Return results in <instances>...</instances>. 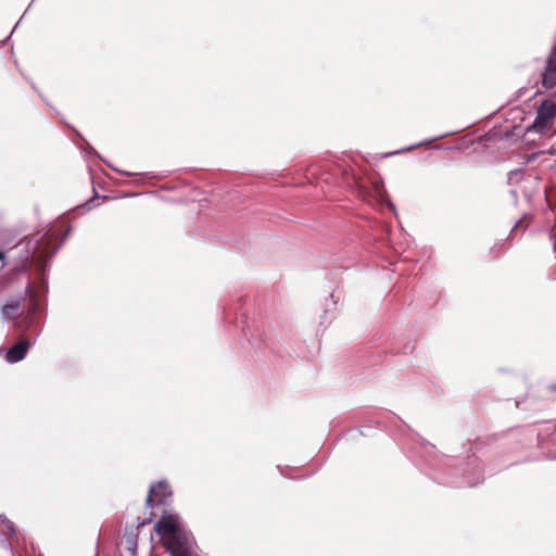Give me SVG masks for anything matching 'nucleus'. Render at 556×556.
<instances>
[{"mask_svg":"<svg viewBox=\"0 0 556 556\" xmlns=\"http://www.w3.org/2000/svg\"><path fill=\"white\" fill-rule=\"evenodd\" d=\"M24 299V296H21L20 299L12 301L10 303H7L2 307V317L3 319H10L14 318V314L16 309L20 307L21 301Z\"/></svg>","mask_w":556,"mask_h":556,"instance_id":"nucleus-7","label":"nucleus"},{"mask_svg":"<svg viewBox=\"0 0 556 556\" xmlns=\"http://www.w3.org/2000/svg\"><path fill=\"white\" fill-rule=\"evenodd\" d=\"M374 189H375V192L377 194V198L379 199L380 202H386L387 205L391 208V210H395L394 207V204L391 203L390 201H388L387 199V192L384 190V188L379 184V182H375L374 184Z\"/></svg>","mask_w":556,"mask_h":556,"instance_id":"nucleus-8","label":"nucleus"},{"mask_svg":"<svg viewBox=\"0 0 556 556\" xmlns=\"http://www.w3.org/2000/svg\"><path fill=\"white\" fill-rule=\"evenodd\" d=\"M172 496V491L167 482L160 481L156 485H152L147 496V505H165L167 497Z\"/></svg>","mask_w":556,"mask_h":556,"instance_id":"nucleus-4","label":"nucleus"},{"mask_svg":"<svg viewBox=\"0 0 556 556\" xmlns=\"http://www.w3.org/2000/svg\"><path fill=\"white\" fill-rule=\"evenodd\" d=\"M155 530L164 536V545L172 556H198L193 539L182 531L177 516L164 515Z\"/></svg>","mask_w":556,"mask_h":556,"instance_id":"nucleus-1","label":"nucleus"},{"mask_svg":"<svg viewBox=\"0 0 556 556\" xmlns=\"http://www.w3.org/2000/svg\"><path fill=\"white\" fill-rule=\"evenodd\" d=\"M542 85L546 89L556 86V46L553 47L546 59L544 71L542 73Z\"/></svg>","mask_w":556,"mask_h":556,"instance_id":"nucleus-5","label":"nucleus"},{"mask_svg":"<svg viewBox=\"0 0 556 556\" xmlns=\"http://www.w3.org/2000/svg\"><path fill=\"white\" fill-rule=\"evenodd\" d=\"M30 346V342L27 340L20 341L15 345H13L5 355V359L9 363H17L22 361Z\"/></svg>","mask_w":556,"mask_h":556,"instance_id":"nucleus-6","label":"nucleus"},{"mask_svg":"<svg viewBox=\"0 0 556 556\" xmlns=\"http://www.w3.org/2000/svg\"><path fill=\"white\" fill-rule=\"evenodd\" d=\"M8 530L10 531L11 534L14 533V528H13V523L11 521H8Z\"/></svg>","mask_w":556,"mask_h":556,"instance_id":"nucleus-9","label":"nucleus"},{"mask_svg":"<svg viewBox=\"0 0 556 556\" xmlns=\"http://www.w3.org/2000/svg\"><path fill=\"white\" fill-rule=\"evenodd\" d=\"M53 241V235L45 233L40 239L28 240L26 242L27 251L24 256L25 261H29L30 258H37L38 263L43 266L45 262L52 257L55 250L50 251L49 247Z\"/></svg>","mask_w":556,"mask_h":556,"instance_id":"nucleus-3","label":"nucleus"},{"mask_svg":"<svg viewBox=\"0 0 556 556\" xmlns=\"http://www.w3.org/2000/svg\"><path fill=\"white\" fill-rule=\"evenodd\" d=\"M3 257H4V256H3V254H2V253H0V261H1V260H3Z\"/></svg>","mask_w":556,"mask_h":556,"instance_id":"nucleus-10","label":"nucleus"},{"mask_svg":"<svg viewBox=\"0 0 556 556\" xmlns=\"http://www.w3.org/2000/svg\"><path fill=\"white\" fill-rule=\"evenodd\" d=\"M556 117V103L553 100H544L536 110V116L528 131L545 134L552 130Z\"/></svg>","mask_w":556,"mask_h":556,"instance_id":"nucleus-2","label":"nucleus"}]
</instances>
